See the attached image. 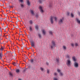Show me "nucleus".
I'll use <instances>...</instances> for the list:
<instances>
[{"instance_id":"nucleus-41","label":"nucleus","mask_w":80,"mask_h":80,"mask_svg":"<svg viewBox=\"0 0 80 80\" xmlns=\"http://www.w3.org/2000/svg\"><path fill=\"white\" fill-rule=\"evenodd\" d=\"M0 59H1V60H2V56H0Z\"/></svg>"},{"instance_id":"nucleus-2","label":"nucleus","mask_w":80,"mask_h":80,"mask_svg":"<svg viewBox=\"0 0 80 80\" xmlns=\"http://www.w3.org/2000/svg\"><path fill=\"white\" fill-rule=\"evenodd\" d=\"M66 63V65H67L68 67H71V65H72V62H71V61L70 60H67Z\"/></svg>"},{"instance_id":"nucleus-28","label":"nucleus","mask_w":80,"mask_h":80,"mask_svg":"<svg viewBox=\"0 0 80 80\" xmlns=\"http://www.w3.org/2000/svg\"><path fill=\"white\" fill-rule=\"evenodd\" d=\"M53 80H58V78H57L54 77L53 78Z\"/></svg>"},{"instance_id":"nucleus-23","label":"nucleus","mask_w":80,"mask_h":80,"mask_svg":"<svg viewBox=\"0 0 80 80\" xmlns=\"http://www.w3.org/2000/svg\"><path fill=\"white\" fill-rule=\"evenodd\" d=\"M0 50H1L2 51H3V48L2 47H1V48L0 49Z\"/></svg>"},{"instance_id":"nucleus-51","label":"nucleus","mask_w":80,"mask_h":80,"mask_svg":"<svg viewBox=\"0 0 80 80\" xmlns=\"http://www.w3.org/2000/svg\"><path fill=\"white\" fill-rule=\"evenodd\" d=\"M27 49H29V48H27Z\"/></svg>"},{"instance_id":"nucleus-38","label":"nucleus","mask_w":80,"mask_h":80,"mask_svg":"<svg viewBox=\"0 0 80 80\" xmlns=\"http://www.w3.org/2000/svg\"><path fill=\"white\" fill-rule=\"evenodd\" d=\"M2 32L1 31V34H0V37H2Z\"/></svg>"},{"instance_id":"nucleus-31","label":"nucleus","mask_w":80,"mask_h":80,"mask_svg":"<svg viewBox=\"0 0 80 80\" xmlns=\"http://www.w3.org/2000/svg\"><path fill=\"white\" fill-rule=\"evenodd\" d=\"M3 55L2 54V51L1 53H0V57H2Z\"/></svg>"},{"instance_id":"nucleus-17","label":"nucleus","mask_w":80,"mask_h":80,"mask_svg":"<svg viewBox=\"0 0 80 80\" xmlns=\"http://www.w3.org/2000/svg\"><path fill=\"white\" fill-rule=\"evenodd\" d=\"M62 48L63 50H65L67 48V47L65 46H63L62 47Z\"/></svg>"},{"instance_id":"nucleus-47","label":"nucleus","mask_w":80,"mask_h":80,"mask_svg":"<svg viewBox=\"0 0 80 80\" xmlns=\"http://www.w3.org/2000/svg\"><path fill=\"white\" fill-rule=\"evenodd\" d=\"M2 48H3V49H4L5 48V47H2Z\"/></svg>"},{"instance_id":"nucleus-5","label":"nucleus","mask_w":80,"mask_h":80,"mask_svg":"<svg viewBox=\"0 0 80 80\" xmlns=\"http://www.w3.org/2000/svg\"><path fill=\"white\" fill-rule=\"evenodd\" d=\"M57 72L59 73V75L60 76H63V73L61 72V70L59 69H57Z\"/></svg>"},{"instance_id":"nucleus-21","label":"nucleus","mask_w":80,"mask_h":80,"mask_svg":"<svg viewBox=\"0 0 80 80\" xmlns=\"http://www.w3.org/2000/svg\"><path fill=\"white\" fill-rule=\"evenodd\" d=\"M16 72L17 73H18V72H20V70H19L18 69H17L16 70Z\"/></svg>"},{"instance_id":"nucleus-15","label":"nucleus","mask_w":80,"mask_h":80,"mask_svg":"<svg viewBox=\"0 0 80 80\" xmlns=\"http://www.w3.org/2000/svg\"><path fill=\"white\" fill-rule=\"evenodd\" d=\"M29 22L30 25H32V24H33V21L32 20L29 21Z\"/></svg>"},{"instance_id":"nucleus-12","label":"nucleus","mask_w":80,"mask_h":80,"mask_svg":"<svg viewBox=\"0 0 80 80\" xmlns=\"http://www.w3.org/2000/svg\"><path fill=\"white\" fill-rule=\"evenodd\" d=\"M49 33L50 34V35H53V32H52V31H50L49 32Z\"/></svg>"},{"instance_id":"nucleus-32","label":"nucleus","mask_w":80,"mask_h":80,"mask_svg":"<svg viewBox=\"0 0 80 80\" xmlns=\"http://www.w3.org/2000/svg\"><path fill=\"white\" fill-rule=\"evenodd\" d=\"M9 75L10 76H13V74H12V73L10 72H9Z\"/></svg>"},{"instance_id":"nucleus-45","label":"nucleus","mask_w":80,"mask_h":80,"mask_svg":"<svg viewBox=\"0 0 80 80\" xmlns=\"http://www.w3.org/2000/svg\"><path fill=\"white\" fill-rule=\"evenodd\" d=\"M78 14L79 15H80V12H79Z\"/></svg>"},{"instance_id":"nucleus-27","label":"nucleus","mask_w":80,"mask_h":80,"mask_svg":"<svg viewBox=\"0 0 80 80\" xmlns=\"http://www.w3.org/2000/svg\"><path fill=\"white\" fill-rule=\"evenodd\" d=\"M78 43H75V47H77V46H78Z\"/></svg>"},{"instance_id":"nucleus-46","label":"nucleus","mask_w":80,"mask_h":80,"mask_svg":"<svg viewBox=\"0 0 80 80\" xmlns=\"http://www.w3.org/2000/svg\"><path fill=\"white\" fill-rule=\"evenodd\" d=\"M46 64H47V65H48V63L46 62Z\"/></svg>"},{"instance_id":"nucleus-29","label":"nucleus","mask_w":80,"mask_h":80,"mask_svg":"<svg viewBox=\"0 0 80 80\" xmlns=\"http://www.w3.org/2000/svg\"><path fill=\"white\" fill-rule=\"evenodd\" d=\"M71 15L72 17H74V15H73V14L72 13H71Z\"/></svg>"},{"instance_id":"nucleus-7","label":"nucleus","mask_w":80,"mask_h":80,"mask_svg":"<svg viewBox=\"0 0 80 80\" xmlns=\"http://www.w3.org/2000/svg\"><path fill=\"white\" fill-rule=\"evenodd\" d=\"M39 8V9L40 10V12H41V13H43V12H44V11L43 10V9H42V6H40Z\"/></svg>"},{"instance_id":"nucleus-3","label":"nucleus","mask_w":80,"mask_h":80,"mask_svg":"<svg viewBox=\"0 0 80 80\" xmlns=\"http://www.w3.org/2000/svg\"><path fill=\"white\" fill-rule=\"evenodd\" d=\"M56 46V44H55V42L54 41H52V44L51 45V48L52 49L53 48V47Z\"/></svg>"},{"instance_id":"nucleus-30","label":"nucleus","mask_w":80,"mask_h":80,"mask_svg":"<svg viewBox=\"0 0 80 80\" xmlns=\"http://www.w3.org/2000/svg\"><path fill=\"white\" fill-rule=\"evenodd\" d=\"M71 46H72V47H74V44H73V43H72L71 44Z\"/></svg>"},{"instance_id":"nucleus-43","label":"nucleus","mask_w":80,"mask_h":80,"mask_svg":"<svg viewBox=\"0 0 80 80\" xmlns=\"http://www.w3.org/2000/svg\"><path fill=\"white\" fill-rule=\"evenodd\" d=\"M70 15V13L68 12V15Z\"/></svg>"},{"instance_id":"nucleus-36","label":"nucleus","mask_w":80,"mask_h":80,"mask_svg":"<svg viewBox=\"0 0 80 80\" xmlns=\"http://www.w3.org/2000/svg\"><path fill=\"white\" fill-rule=\"evenodd\" d=\"M49 70L48 69L47 70V73H49Z\"/></svg>"},{"instance_id":"nucleus-42","label":"nucleus","mask_w":80,"mask_h":80,"mask_svg":"<svg viewBox=\"0 0 80 80\" xmlns=\"http://www.w3.org/2000/svg\"><path fill=\"white\" fill-rule=\"evenodd\" d=\"M49 7H52V4H50L49 5Z\"/></svg>"},{"instance_id":"nucleus-57","label":"nucleus","mask_w":80,"mask_h":80,"mask_svg":"<svg viewBox=\"0 0 80 80\" xmlns=\"http://www.w3.org/2000/svg\"><path fill=\"white\" fill-rule=\"evenodd\" d=\"M18 40H19V39H18Z\"/></svg>"},{"instance_id":"nucleus-24","label":"nucleus","mask_w":80,"mask_h":80,"mask_svg":"<svg viewBox=\"0 0 80 80\" xmlns=\"http://www.w3.org/2000/svg\"><path fill=\"white\" fill-rule=\"evenodd\" d=\"M20 5L22 8H23L24 7V6L22 4H21Z\"/></svg>"},{"instance_id":"nucleus-9","label":"nucleus","mask_w":80,"mask_h":80,"mask_svg":"<svg viewBox=\"0 0 80 80\" xmlns=\"http://www.w3.org/2000/svg\"><path fill=\"white\" fill-rule=\"evenodd\" d=\"M72 60L74 62H76L77 61V58H75V56H74L72 57Z\"/></svg>"},{"instance_id":"nucleus-19","label":"nucleus","mask_w":80,"mask_h":80,"mask_svg":"<svg viewBox=\"0 0 80 80\" xmlns=\"http://www.w3.org/2000/svg\"><path fill=\"white\" fill-rule=\"evenodd\" d=\"M56 61L58 63V62H59V58H56Z\"/></svg>"},{"instance_id":"nucleus-16","label":"nucleus","mask_w":80,"mask_h":80,"mask_svg":"<svg viewBox=\"0 0 80 80\" xmlns=\"http://www.w3.org/2000/svg\"><path fill=\"white\" fill-rule=\"evenodd\" d=\"M38 35L39 38H42V35L38 33Z\"/></svg>"},{"instance_id":"nucleus-40","label":"nucleus","mask_w":80,"mask_h":80,"mask_svg":"<svg viewBox=\"0 0 80 80\" xmlns=\"http://www.w3.org/2000/svg\"><path fill=\"white\" fill-rule=\"evenodd\" d=\"M57 75V73L55 72V73H54V75L55 76H56V75Z\"/></svg>"},{"instance_id":"nucleus-53","label":"nucleus","mask_w":80,"mask_h":80,"mask_svg":"<svg viewBox=\"0 0 80 80\" xmlns=\"http://www.w3.org/2000/svg\"><path fill=\"white\" fill-rule=\"evenodd\" d=\"M6 12H8V11H7V10H6Z\"/></svg>"},{"instance_id":"nucleus-48","label":"nucleus","mask_w":80,"mask_h":80,"mask_svg":"<svg viewBox=\"0 0 80 80\" xmlns=\"http://www.w3.org/2000/svg\"><path fill=\"white\" fill-rule=\"evenodd\" d=\"M16 64H18V63H17V62H16Z\"/></svg>"},{"instance_id":"nucleus-25","label":"nucleus","mask_w":80,"mask_h":80,"mask_svg":"<svg viewBox=\"0 0 80 80\" xmlns=\"http://www.w3.org/2000/svg\"><path fill=\"white\" fill-rule=\"evenodd\" d=\"M30 62H31V63H33V59H31L30 60Z\"/></svg>"},{"instance_id":"nucleus-14","label":"nucleus","mask_w":80,"mask_h":80,"mask_svg":"<svg viewBox=\"0 0 80 80\" xmlns=\"http://www.w3.org/2000/svg\"><path fill=\"white\" fill-rule=\"evenodd\" d=\"M27 3L28 6H30V3L29 0H28L27 1Z\"/></svg>"},{"instance_id":"nucleus-11","label":"nucleus","mask_w":80,"mask_h":80,"mask_svg":"<svg viewBox=\"0 0 80 80\" xmlns=\"http://www.w3.org/2000/svg\"><path fill=\"white\" fill-rule=\"evenodd\" d=\"M29 30L30 32H32V31H33V29L32 28V27L31 26H29Z\"/></svg>"},{"instance_id":"nucleus-33","label":"nucleus","mask_w":80,"mask_h":80,"mask_svg":"<svg viewBox=\"0 0 80 80\" xmlns=\"http://www.w3.org/2000/svg\"><path fill=\"white\" fill-rule=\"evenodd\" d=\"M19 2H21V3H22V2H23V0H19Z\"/></svg>"},{"instance_id":"nucleus-49","label":"nucleus","mask_w":80,"mask_h":80,"mask_svg":"<svg viewBox=\"0 0 80 80\" xmlns=\"http://www.w3.org/2000/svg\"><path fill=\"white\" fill-rule=\"evenodd\" d=\"M8 35H6V36H5L6 37H7V36H8Z\"/></svg>"},{"instance_id":"nucleus-34","label":"nucleus","mask_w":80,"mask_h":80,"mask_svg":"<svg viewBox=\"0 0 80 80\" xmlns=\"http://www.w3.org/2000/svg\"><path fill=\"white\" fill-rule=\"evenodd\" d=\"M39 2L40 3H42V1L41 0H39Z\"/></svg>"},{"instance_id":"nucleus-13","label":"nucleus","mask_w":80,"mask_h":80,"mask_svg":"<svg viewBox=\"0 0 80 80\" xmlns=\"http://www.w3.org/2000/svg\"><path fill=\"white\" fill-rule=\"evenodd\" d=\"M35 28L37 30H38V26L37 25L35 26Z\"/></svg>"},{"instance_id":"nucleus-35","label":"nucleus","mask_w":80,"mask_h":80,"mask_svg":"<svg viewBox=\"0 0 80 80\" xmlns=\"http://www.w3.org/2000/svg\"><path fill=\"white\" fill-rule=\"evenodd\" d=\"M13 65H14V66H15V65H16V62H13Z\"/></svg>"},{"instance_id":"nucleus-4","label":"nucleus","mask_w":80,"mask_h":80,"mask_svg":"<svg viewBox=\"0 0 80 80\" xmlns=\"http://www.w3.org/2000/svg\"><path fill=\"white\" fill-rule=\"evenodd\" d=\"M63 18H60L58 20V24L60 25H61L63 24Z\"/></svg>"},{"instance_id":"nucleus-6","label":"nucleus","mask_w":80,"mask_h":80,"mask_svg":"<svg viewBox=\"0 0 80 80\" xmlns=\"http://www.w3.org/2000/svg\"><path fill=\"white\" fill-rule=\"evenodd\" d=\"M74 67L75 68H78V63L77 62H75L74 63Z\"/></svg>"},{"instance_id":"nucleus-8","label":"nucleus","mask_w":80,"mask_h":80,"mask_svg":"<svg viewBox=\"0 0 80 80\" xmlns=\"http://www.w3.org/2000/svg\"><path fill=\"white\" fill-rule=\"evenodd\" d=\"M42 33L43 35H46V31L44 29H42Z\"/></svg>"},{"instance_id":"nucleus-37","label":"nucleus","mask_w":80,"mask_h":80,"mask_svg":"<svg viewBox=\"0 0 80 80\" xmlns=\"http://www.w3.org/2000/svg\"><path fill=\"white\" fill-rule=\"evenodd\" d=\"M36 17L37 18H38V14H37Z\"/></svg>"},{"instance_id":"nucleus-18","label":"nucleus","mask_w":80,"mask_h":80,"mask_svg":"<svg viewBox=\"0 0 80 80\" xmlns=\"http://www.w3.org/2000/svg\"><path fill=\"white\" fill-rule=\"evenodd\" d=\"M76 20L77 21V22H78V23H79L80 24V20L78 18H76Z\"/></svg>"},{"instance_id":"nucleus-39","label":"nucleus","mask_w":80,"mask_h":80,"mask_svg":"<svg viewBox=\"0 0 80 80\" xmlns=\"http://www.w3.org/2000/svg\"><path fill=\"white\" fill-rule=\"evenodd\" d=\"M0 20L1 21H2L3 20V18H0Z\"/></svg>"},{"instance_id":"nucleus-55","label":"nucleus","mask_w":80,"mask_h":80,"mask_svg":"<svg viewBox=\"0 0 80 80\" xmlns=\"http://www.w3.org/2000/svg\"><path fill=\"white\" fill-rule=\"evenodd\" d=\"M4 37H5V35L4 36Z\"/></svg>"},{"instance_id":"nucleus-54","label":"nucleus","mask_w":80,"mask_h":80,"mask_svg":"<svg viewBox=\"0 0 80 80\" xmlns=\"http://www.w3.org/2000/svg\"><path fill=\"white\" fill-rule=\"evenodd\" d=\"M19 35H20V34H19Z\"/></svg>"},{"instance_id":"nucleus-1","label":"nucleus","mask_w":80,"mask_h":80,"mask_svg":"<svg viewBox=\"0 0 80 80\" xmlns=\"http://www.w3.org/2000/svg\"><path fill=\"white\" fill-rule=\"evenodd\" d=\"M53 18H54L55 21L56 22L57 21V17H54V16H51L50 20L52 24H53Z\"/></svg>"},{"instance_id":"nucleus-56","label":"nucleus","mask_w":80,"mask_h":80,"mask_svg":"<svg viewBox=\"0 0 80 80\" xmlns=\"http://www.w3.org/2000/svg\"><path fill=\"white\" fill-rule=\"evenodd\" d=\"M7 33H5V34H6Z\"/></svg>"},{"instance_id":"nucleus-44","label":"nucleus","mask_w":80,"mask_h":80,"mask_svg":"<svg viewBox=\"0 0 80 80\" xmlns=\"http://www.w3.org/2000/svg\"><path fill=\"white\" fill-rule=\"evenodd\" d=\"M18 80H22V79H19Z\"/></svg>"},{"instance_id":"nucleus-50","label":"nucleus","mask_w":80,"mask_h":80,"mask_svg":"<svg viewBox=\"0 0 80 80\" xmlns=\"http://www.w3.org/2000/svg\"><path fill=\"white\" fill-rule=\"evenodd\" d=\"M7 53H8V52H7L6 53V54H7Z\"/></svg>"},{"instance_id":"nucleus-52","label":"nucleus","mask_w":80,"mask_h":80,"mask_svg":"<svg viewBox=\"0 0 80 80\" xmlns=\"http://www.w3.org/2000/svg\"><path fill=\"white\" fill-rule=\"evenodd\" d=\"M10 36H9V38H10Z\"/></svg>"},{"instance_id":"nucleus-26","label":"nucleus","mask_w":80,"mask_h":80,"mask_svg":"<svg viewBox=\"0 0 80 80\" xmlns=\"http://www.w3.org/2000/svg\"><path fill=\"white\" fill-rule=\"evenodd\" d=\"M40 69L41 70V71H43V68H42L41 67L40 68Z\"/></svg>"},{"instance_id":"nucleus-10","label":"nucleus","mask_w":80,"mask_h":80,"mask_svg":"<svg viewBox=\"0 0 80 80\" xmlns=\"http://www.w3.org/2000/svg\"><path fill=\"white\" fill-rule=\"evenodd\" d=\"M31 43L32 47H35V43H34V42H33V41H31Z\"/></svg>"},{"instance_id":"nucleus-22","label":"nucleus","mask_w":80,"mask_h":80,"mask_svg":"<svg viewBox=\"0 0 80 80\" xmlns=\"http://www.w3.org/2000/svg\"><path fill=\"white\" fill-rule=\"evenodd\" d=\"M31 13L32 15H34V13L33 12V10H31Z\"/></svg>"},{"instance_id":"nucleus-20","label":"nucleus","mask_w":80,"mask_h":80,"mask_svg":"<svg viewBox=\"0 0 80 80\" xmlns=\"http://www.w3.org/2000/svg\"><path fill=\"white\" fill-rule=\"evenodd\" d=\"M67 57L69 59L71 58V57L70 55H67Z\"/></svg>"}]
</instances>
